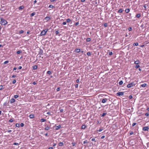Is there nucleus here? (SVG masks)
<instances>
[{"instance_id":"40","label":"nucleus","mask_w":149,"mask_h":149,"mask_svg":"<svg viewBox=\"0 0 149 149\" xmlns=\"http://www.w3.org/2000/svg\"><path fill=\"white\" fill-rule=\"evenodd\" d=\"M24 32V31H23V30H21V31H19V33L20 34H21V33H23Z\"/></svg>"},{"instance_id":"34","label":"nucleus","mask_w":149,"mask_h":149,"mask_svg":"<svg viewBox=\"0 0 149 149\" xmlns=\"http://www.w3.org/2000/svg\"><path fill=\"white\" fill-rule=\"evenodd\" d=\"M19 97L18 95H15L14 96V97L15 98H16Z\"/></svg>"},{"instance_id":"12","label":"nucleus","mask_w":149,"mask_h":149,"mask_svg":"<svg viewBox=\"0 0 149 149\" xmlns=\"http://www.w3.org/2000/svg\"><path fill=\"white\" fill-rule=\"evenodd\" d=\"M29 117L30 118H33L34 117V115H30Z\"/></svg>"},{"instance_id":"44","label":"nucleus","mask_w":149,"mask_h":149,"mask_svg":"<svg viewBox=\"0 0 149 149\" xmlns=\"http://www.w3.org/2000/svg\"><path fill=\"white\" fill-rule=\"evenodd\" d=\"M8 63V61H5L4 63V64H6Z\"/></svg>"},{"instance_id":"20","label":"nucleus","mask_w":149,"mask_h":149,"mask_svg":"<svg viewBox=\"0 0 149 149\" xmlns=\"http://www.w3.org/2000/svg\"><path fill=\"white\" fill-rule=\"evenodd\" d=\"M24 7L23 6H21L19 7L18 8L19 10H21L24 8Z\"/></svg>"},{"instance_id":"42","label":"nucleus","mask_w":149,"mask_h":149,"mask_svg":"<svg viewBox=\"0 0 149 149\" xmlns=\"http://www.w3.org/2000/svg\"><path fill=\"white\" fill-rule=\"evenodd\" d=\"M87 143V140H86L85 141H84V142H83V143L84 144H85L86 143Z\"/></svg>"},{"instance_id":"5","label":"nucleus","mask_w":149,"mask_h":149,"mask_svg":"<svg viewBox=\"0 0 149 149\" xmlns=\"http://www.w3.org/2000/svg\"><path fill=\"white\" fill-rule=\"evenodd\" d=\"M108 100V99L106 98L103 99L102 100V102L103 103L106 102Z\"/></svg>"},{"instance_id":"19","label":"nucleus","mask_w":149,"mask_h":149,"mask_svg":"<svg viewBox=\"0 0 149 149\" xmlns=\"http://www.w3.org/2000/svg\"><path fill=\"white\" fill-rule=\"evenodd\" d=\"M22 53V51L21 50H19L17 52V54H19Z\"/></svg>"},{"instance_id":"14","label":"nucleus","mask_w":149,"mask_h":149,"mask_svg":"<svg viewBox=\"0 0 149 149\" xmlns=\"http://www.w3.org/2000/svg\"><path fill=\"white\" fill-rule=\"evenodd\" d=\"M125 11L126 13H128L130 12V9L129 8L126 9L125 10Z\"/></svg>"},{"instance_id":"53","label":"nucleus","mask_w":149,"mask_h":149,"mask_svg":"<svg viewBox=\"0 0 149 149\" xmlns=\"http://www.w3.org/2000/svg\"><path fill=\"white\" fill-rule=\"evenodd\" d=\"M16 77V75H13L12 77V78H15V77Z\"/></svg>"},{"instance_id":"51","label":"nucleus","mask_w":149,"mask_h":149,"mask_svg":"<svg viewBox=\"0 0 149 149\" xmlns=\"http://www.w3.org/2000/svg\"><path fill=\"white\" fill-rule=\"evenodd\" d=\"M3 89L2 86H0V90H2Z\"/></svg>"},{"instance_id":"24","label":"nucleus","mask_w":149,"mask_h":149,"mask_svg":"<svg viewBox=\"0 0 149 149\" xmlns=\"http://www.w3.org/2000/svg\"><path fill=\"white\" fill-rule=\"evenodd\" d=\"M49 127H48V126H47V127L45 128V130H49Z\"/></svg>"},{"instance_id":"3","label":"nucleus","mask_w":149,"mask_h":149,"mask_svg":"<svg viewBox=\"0 0 149 149\" xmlns=\"http://www.w3.org/2000/svg\"><path fill=\"white\" fill-rule=\"evenodd\" d=\"M135 85V84H134V82H133L130 84H128L127 85V87L128 88H131L134 86Z\"/></svg>"},{"instance_id":"21","label":"nucleus","mask_w":149,"mask_h":149,"mask_svg":"<svg viewBox=\"0 0 149 149\" xmlns=\"http://www.w3.org/2000/svg\"><path fill=\"white\" fill-rule=\"evenodd\" d=\"M141 16V15L139 14H137L136 15V17L137 18H139Z\"/></svg>"},{"instance_id":"36","label":"nucleus","mask_w":149,"mask_h":149,"mask_svg":"<svg viewBox=\"0 0 149 149\" xmlns=\"http://www.w3.org/2000/svg\"><path fill=\"white\" fill-rule=\"evenodd\" d=\"M14 120H13L12 119H10L9 120V122H12Z\"/></svg>"},{"instance_id":"17","label":"nucleus","mask_w":149,"mask_h":149,"mask_svg":"<svg viewBox=\"0 0 149 149\" xmlns=\"http://www.w3.org/2000/svg\"><path fill=\"white\" fill-rule=\"evenodd\" d=\"M61 127V126L60 125H59L56 127V130H58Z\"/></svg>"},{"instance_id":"31","label":"nucleus","mask_w":149,"mask_h":149,"mask_svg":"<svg viewBox=\"0 0 149 149\" xmlns=\"http://www.w3.org/2000/svg\"><path fill=\"white\" fill-rule=\"evenodd\" d=\"M48 7L49 8H53L54 7V6L52 5H50Z\"/></svg>"},{"instance_id":"49","label":"nucleus","mask_w":149,"mask_h":149,"mask_svg":"<svg viewBox=\"0 0 149 149\" xmlns=\"http://www.w3.org/2000/svg\"><path fill=\"white\" fill-rule=\"evenodd\" d=\"M60 88L59 87H58L56 89V91H59L60 90Z\"/></svg>"},{"instance_id":"11","label":"nucleus","mask_w":149,"mask_h":149,"mask_svg":"<svg viewBox=\"0 0 149 149\" xmlns=\"http://www.w3.org/2000/svg\"><path fill=\"white\" fill-rule=\"evenodd\" d=\"M146 86H147V84H142L141 86V87L144 88V87H146Z\"/></svg>"},{"instance_id":"23","label":"nucleus","mask_w":149,"mask_h":149,"mask_svg":"<svg viewBox=\"0 0 149 149\" xmlns=\"http://www.w3.org/2000/svg\"><path fill=\"white\" fill-rule=\"evenodd\" d=\"M46 121V119H44V118H42L40 120V121L41 122H44Z\"/></svg>"},{"instance_id":"16","label":"nucleus","mask_w":149,"mask_h":149,"mask_svg":"<svg viewBox=\"0 0 149 149\" xmlns=\"http://www.w3.org/2000/svg\"><path fill=\"white\" fill-rule=\"evenodd\" d=\"M36 14V13L35 12H33L31 13L30 15V16L32 17L34 16Z\"/></svg>"},{"instance_id":"1","label":"nucleus","mask_w":149,"mask_h":149,"mask_svg":"<svg viewBox=\"0 0 149 149\" xmlns=\"http://www.w3.org/2000/svg\"><path fill=\"white\" fill-rule=\"evenodd\" d=\"M1 22L0 23L2 25H5L7 24V22L5 19L2 18H1Z\"/></svg>"},{"instance_id":"50","label":"nucleus","mask_w":149,"mask_h":149,"mask_svg":"<svg viewBox=\"0 0 149 149\" xmlns=\"http://www.w3.org/2000/svg\"><path fill=\"white\" fill-rule=\"evenodd\" d=\"M72 146H75V145L76 144V143H73V142L72 143Z\"/></svg>"},{"instance_id":"27","label":"nucleus","mask_w":149,"mask_h":149,"mask_svg":"<svg viewBox=\"0 0 149 149\" xmlns=\"http://www.w3.org/2000/svg\"><path fill=\"white\" fill-rule=\"evenodd\" d=\"M91 40V39L90 38H88L86 39V41L87 42H90Z\"/></svg>"},{"instance_id":"13","label":"nucleus","mask_w":149,"mask_h":149,"mask_svg":"<svg viewBox=\"0 0 149 149\" xmlns=\"http://www.w3.org/2000/svg\"><path fill=\"white\" fill-rule=\"evenodd\" d=\"M33 70H36L37 69L38 67L37 65H34L33 66Z\"/></svg>"},{"instance_id":"60","label":"nucleus","mask_w":149,"mask_h":149,"mask_svg":"<svg viewBox=\"0 0 149 149\" xmlns=\"http://www.w3.org/2000/svg\"><path fill=\"white\" fill-rule=\"evenodd\" d=\"M63 110L62 109H61L60 110V111L61 112H63Z\"/></svg>"},{"instance_id":"61","label":"nucleus","mask_w":149,"mask_h":149,"mask_svg":"<svg viewBox=\"0 0 149 149\" xmlns=\"http://www.w3.org/2000/svg\"><path fill=\"white\" fill-rule=\"evenodd\" d=\"M133 134V132H130V135H132Z\"/></svg>"},{"instance_id":"58","label":"nucleus","mask_w":149,"mask_h":149,"mask_svg":"<svg viewBox=\"0 0 149 149\" xmlns=\"http://www.w3.org/2000/svg\"><path fill=\"white\" fill-rule=\"evenodd\" d=\"M132 96L131 95H130L129 96V98L130 99L132 98Z\"/></svg>"},{"instance_id":"43","label":"nucleus","mask_w":149,"mask_h":149,"mask_svg":"<svg viewBox=\"0 0 149 149\" xmlns=\"http://www.w3.org/2000/svg\"><path fill=\"white\" fill-rule=\"evenodd\" d=\"M87 54L88 56H90L91 55V53L90 52H88Z\"/></svg>"},{"instance_id":"56","label":"nucleus","mask_w":149,"mask_h":149,"mask_svg":"<svg viewBox=\"0 0 149 149\" xmlns=\"http://www.w3.org/2000/svg\"><path fill=\"white\" fill-rule=\"evenodd\" d=\"M128 30L129 31H131L132 30V28L131 27H129L128 28Z\"/></svg>"},{"instance_id":"10","label":"nucleus","mask_w":149,"mask_h":149,"mask_svg":"<svg viewBox=\"0 0 149 149\" xmlns=\"http://www.w3.org/2000/svg\"><path fill=\"white\" fill-rule=\"evenodd\" d=\"M123 11V10L122 9L120 8L119 10L118 11V13H122Z\"/></svg>"},{"instance_id":"38","label":"nucleus","mask_w":149,"mask_h":149,"mask_svg":"<svg viewBox=\"0 0 149 149\" xmlns=\"http://www.w3.org/2000/svg\"><path fill=\"white\" fill-rule=\"evenodd\" d=\"M16 82V80L15 79H14L12 81V83L13 84L15 83Z\"/></svg>"},{"instance_id":"64","label":"nucleus","mask_w":149,"mask_h":149,"mask_svg":"<svg viewBox=\"0 0 149 149\" xmlns=\"http://www.w3.org/2000/svg\"><path fill=\"white\" fill-rule=\"evenodd\" d=\"M48 149H53V148L52 147H50Z\"/></svg>"},{"instance_id":"33","label":"nucleus","mask_w":149,"mask_h":149,"mask_svg":"<svg viewBox=\"0 0 149 149\" xmlns=\"http://www.w3.org/2000/svg\"><path fill=\"white\" fill-rule=\"evenodd\" d=\"M47 74H51V72L50 71H48L47 72Z\"/></svg>"},{"instance_id":"22","label":"nucleus","mask_w":149,"mask_h":149,"mask_svg":"<svg viewBox=\"0 0 149 149\" xmlns=\"http://www.w3.org/2000/svg\"><path fill=\"white\" fill-rule=\"evenodd\" d=\"M63 142H60L59 143L58 145L60 146H62L63 145Z\"/></svg>"},{"instance_id":"7","label":"nucleus","mask_w":149,"mask_h":149,"mask_svg":"<svg viewBox=\"0 0 149 149\" xmlns=\"http://www.w3.org/2000/svg\"><path fill=\"white\" fill-rule=\"evenodd\" d=\"M149 129L148 127H143V131H148Z\"/></svg>"},{"instance_id":"55","label":"nucleus","mask_w":149,"mask_h":149,"mask_svg":"<svg viewBox=\"0 0 149 149\" xmlns=\"http://www.w3.org/2000/svg\"><path fill=\"white\" fill-rule=\"evenodd\" d=\"M79 79H77L76 80V82H77V83L79 82Z\"/></svg>"},{"instance_id":"54","label":"nucleus","mask_w":149,"mask_h":149,"mask_svg":"<svg viewBox=\"0 0 149 149\" xmlns=\"http://www.w3.org/2000/svg\"><path fill=\"white\" fill-rule=\"evenodd\" d=\"M66 24V22H63L62 23V24L63 25H65Z\"/></svg>"},{"instance_id":"59","label":"nucleus","mask_w":149,"mask_h":149,"mask_svg":"<svg viewBox=\"0 0 149 149\" xmlns=\"http://www.w3.org/2000/svg\"><path fill=\"white\" fill-rule=\"evenodd\" d=\"M22 68V66H19V67H18V69H21Z\"/></svg>"},{"instance_id":"28","label":"nucleus","mask_w":149,"mask_h":149,"mask_svg":"<svg viewBox=\"0 0 149 149\" xmlns=\"http://www.w3.org/2000/svg\"><path fill=\"white\" fill-rule=\"evenodd\" d=\"M133 46H137L138 45V43L137 42H136V43H134L133 44Z\"/></svg>"},{"instance_id":"4","label":"nucleus","mask_w":149,"mask_h":149,"mask_svg":"<svg viewBox=\"0 0 149 149\" xmlns=\"http://www.w3.org/2000/svg\"><path fill=\"white\" fill-rule=\"evenodd\" d=\"M124 92H119L117 93L116 95L118 96H120V95H124Z\"/></svg>"},{"instance_id":"2","label":"nucleus","mask_w":149,"mask_h":149,"mask_svg":"<svg viewBox=\"0 0 149 149\" xmlns=\"http://www.w3.org/2000/svg\"><path fill=\"white\" fill-rule=\"evenodd\" d=\"M48 31V29H45L42 30L40 33V36H42L45 35Z\"/></svg>"},{"instance_id":"57","label":"nucleus","mask_w":149,"mask_h":149,"mask_svg":"<svg viewBox=\"0 0 149 149\" xmlns=\"http://www.w3.org/2000/svg\"><path fill=\"white\" fill-rule=\"evenodd\" d=\"M56 145V144L54 143H53V146H55Z\"/></svg>"},{"instance_id":"30","label":"nucleus","mask_w":149,"mask_h":149,"mask_svg":"<svg viewBox=\"0 0 149 149\" xmlns=\"http://www.w3.org/2000/svg\"><path fill=\"white\" fill-rule=\"evenodd\" d=\"M59 31H58L57 30L55 31V33L56 35H57L59 33Z\"/></svg>"},{"instance_id":"37","label":"nucleus","mask_w":149,"mask_h":149,"mask_svg":"<svg viewBox=\"0 0 149 149\" xmlns=\"http://www.w3.org/2000/svg\"><path fill=\"white\" fill-rule=\"evenodd\" d=\"M104 27H106L107 26V23H104Z\"/></svg>"},{"instance_id":"29","label":"nucleus","mask_w":149,"mask_h":149,"mask_svg":"<svg viewBox=\"0 0 149 149\" xmlns=\"http://www.w3.org/2000/svg\"><path fill=\"white\" fill-rule=\"evenodd\" d=\"M123 84V81H121L119 82V84L120 85H122Z\"/></svg>"},{"instance_id":"32","label":"nucleus","mask_w":149,"mask_h":149,"mask_svg":"<svg viewBox=\"0 0 149 149\" xmlns=\"http://www.w3.org/2000/svg\"><path fill=\"white\" fill-rule=\"evenodd\" d=\"M71 20L70 19H67L66 20V21L67 22H69Z\"/></svg>"},{"instance_id":"35","label":"nucleus","mask_w":149,"mask_h":149,"mask_svg":"<svg viewBox=\"0 0 149 149\" xmlns=\"http://www.w3.org/2000/svg\"><path fill=\"white\" fill-rule=\"evenodd\" d=\"M113 53L111 52H110L109 53V55H111Z\"/></svg>"},{"instance_id":"62","label":"nucleus","mask_w":149,"mask_h":149,"mask_svg":"<svg viewBox=\"0 0 149 149\" xmlns=\"http://www.w3.org/2000/svg\"><path fill=\"white\" fill-rule=\"evenodd\" d=\"M79 24V22H77L75 24L76 26H77V25H78Z\"/></svg>"},{"instance_id":"39","label":"nucleus","mask_w":149,"mask_h":149,"mask_svg":"<svg viewBox=\"0 0 149 149\" xmlns=\"http://www.w3.org/2000/svg\"><path fill=\"white\" fill-rule=\"evenodd\" d=\"M16 127H19V125L18 123H16L15 125Z\"/></svg>"},{"instance_id":"18","label":"nucleus","mask_w":149,"mask_h":149,"mask_svg":"<svg viewBox=\"0 0 149 149\" xmlns=\"http://www.w3.org/2000/svg\"><path fill=\"white\" fill-rule=\"evenodd\" d=\"M139 63V60L136 61L134 62V63L136 64H138Z\"/></svg>"},{"instance_id":"52","label":"nucleus","mask_w":149,"mask_h":149,"mask_svg":"<svg viewBox=\"0 0 149 149\" xmlns=\"http://www.w3.org/2000/svg\"><path fill=\"white\" fill-rule=\"evenodd\" d=\"M103 130V129H101L100 128L99 130H98V131L99 132H101L102 130Z\"/></svg>"},{"instance_id":"46","label":"nucleus","mask_w":149,"mask_h":149,"mask_svg":"<svg viewBox=\"0 0 149 149\" xmlns=\"http://www.w3.org/2000/svg\"><path fill=\"white\" fill-rule=\"evenodd\" d=\"M145 115L146 116H149V113H145Z\"/></svg>"},{"instance_id":"9","label":"nucleus","mask_w":149,"mask_h":149,"mask_svg":"<svg viewBox=\"0 0 149 149\" xmlns=\"http://www.w3.org/2000/svg\"><path fill=\"white\" fill-rule=\"evenodd\" d=\"M45 20H47V21H49V19H50V18L49 17H46L45 18Z\"/></svg>"},{"instance_id":"45","label":"nucleus","mask_w":149,"mask_h":149,"mask_svg":"<svg viewBox=\"0 0 149 149\" xmlns=\"http://www.w3.org/2000/svg\"><path fill=\"white\" fill-rule=\"evenodd\" d=\"M47 114H48V115H52V114H51V113L50 112H48L47 113Z\"/></svg>"},{"instance_id":"15","label":"nucleus","mask_w":149,"mask_h":149,"mask_svg":"<svg viewBox=\"0 0 149 149\" xmlns=\"http://www.w3.org/2000/svg\"><path fill=\"white\" fill-rule=\"evenodd\" d=\"M86 127V126L85 125H82L81 127V129H85Z\"/></svg>"},{"instance_id":"6","label":"nucleus","mask_w":149,"mask_h":149,"mask_svg":"<svg viewBox=\"0 0 149 149\" xmlns=\"http://www.w3.org/2000/svg\"><path fill=\"white\" fill-rule=\"evenodd\" d=\"M74 52L76 53H79L80 52V49H76L74 50Z\"/></svg>"},{"instance_id":"47","label":"nucleus","mask_w":149,"mask_h":149,"mask_svg":"<svg viewBox=\"0 0 149 149\" xmlns=\"http://www.w3.org/2000/svg\"><path fill=\"white\" fill-rule=\"evenodd\" d=\"M136 123H133L132 124V126H135L136 125Z\"/></svg>"},{"instance_id":"41","label":"nucleus","mask_w":149,"mask_h":149,"mask_svg":"<svg viewBox=\"0 0 149 149\" xmlns=\"http://www.w3.org/2000/svg\"><path fill=\"white\" fill-rule=\"evenodd\" d=\"M140 67V66L139 65H137L136 66H135V68H139V67Z\"/></svg>"},{"instance_id":"48","label":"nucleus","mask_w":149,"mask_h":149,"mask_svg":"<svg viewBox=\"0 0 149 149\" xmlns=\"http://www.w3.org/2000/svg\"><path fill=\"white\" fill-rule=\"evenodd\" d=\"M20 126L21 127H23L24 126V124L23 123H21L20 124Z\"/></svg>"},{"instance_id":"25","label":"nucleus","mask_w":149,"mask_h":149,"mask_svg":"<svg viewBox=\"0 0 149 149\" xmlns=\"http://www.w3.org/2000/svg\"><path fill=\"white\" fill-rule=\"evenodd\" d=\"M107 113H103L101 115V116L102 117H103L105 115H106L107 114Z\"/></svg>"},{"instance_id":"26","label":"nucleus","mask_w":149,"mask_h":149,"mask_svg":"<svg viewBox=\"0 0 149 149\" xmlns=\"http://www.w3.org/2000/svg\"><path fill=\"white\" fill-rule=\"evenodd\" d=\"M43 51L42 49H40V51L39 52V54H42Z\"/></svg>"},{"instance_id":"8","label":"nucleus","mask_w":149,"mask_h":149,"mask_svg":"<svg viewBox=\"0 0 149 149\" xmlns=\"http://www.w3.org/2000/svg\"><path fill=\"white\" fill-rule=\"evenodd\" d=\"M15 101V100L14 98L11 99L10 100V102L11 103L14 102Z\"/></svg>"},{"instance_id":"63","label":"nucleus","mask_w":149,"mask_h":149,"mask_svg":"<svg viewBox=\"0 0 149 149\" xmlns=\"http://www.w3.org/2000/svg\"><path fill=\"white\" fill-rule=\"evenodd\" d=\"M143 7L145 8H146V4H144V5H143Z\"/></svg>"}]
</instances>
